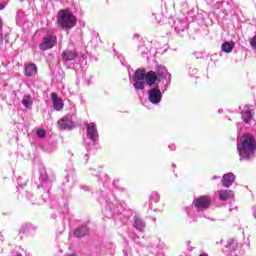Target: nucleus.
<instances>
[{
    "label": "nucleus",
    "mask_w": 256,
    "mask_h": 256,
    "mask_svg": "<svg viewBox=\"0 0 256 256\" xmlns=\"http://www.w3.org/2000/svg\"><path fill=\"white\" fill-rule=\"evenodd\" d=\"M132 81L135 91H143L145 82L149 87L155 86L148 91V101L152 105H159L163 99V93L171 85V73L163 65H158L155 67V71L150 70L148 72L139 68L135 71Z\"/></svg>",
    "instance_id": "obj_1"
},
{
    "label": "nucleus",
    "mask_w": 256,
    "mask_h": 256,
    "mask_svg": "<svg viewBox=\"0 0 256 256\" xmlns=\"http://www.w3.org/2000/svg\"><path fill=\"white\" fill-rule=\"evenodd\" d=\"M238 155L240 157V161H251V159H255L256 153V140L255 137L251 134H244L240 138V146L237 145Z\"/></svg>",
    "instance_id": "obj_2"
},
{
    "label": "nucleus",
    "mask_w": 256,
    "mask_h": 256,
    "mask_svg": "<svg viewBox=\"0 0 256 256\" xmlns=\"http://www.w3.org/2000/svg\"><path fill=\"white\" fill-rule=\"evenodd\" d=\"M57 21L59 27H61V29H65L66 31L73 29V27L77 25V17H75V14H73V12H71L69 9L60 10L58 12Z\"/></svg>",
    "instance_id": "obj_3"
},
{
    "label": "nucleus",
    "mask_w": 256,
    "mask_h": 256,
    "mask_svg": "<svg viewBox=\"0 0 256 256\" xmlns=\"http://www.w3.org/2000/svg\"><path fill=\"white\" fill-rule=\"evenodd\" d=\"M86 133H87V138L92 143V144H87V142H84L85 148L87 149V151H89V149H91L92 147H95V145H97V143L99 142V131H97V125H95V123L86 124Z\"/></svg>",
    "instance_id": "obj_4"
},
{
    "label": "nucleus",
    "mask_w": 256,
    "mask_h": 256,
    "mask_svg": "<svg viewBox=\"0 0 256 256\" xmlns=\"http://www.w3.org/2000/svg\"><path fill=\"white\" fill-rule=\"evenodd\" d=\"M112 202L108 199L106 200V207L103 210L104 215L106 217H113V215H119L121 213V205L117 204V200L115 199V196L111 194Z\"/></svg>",
    "instance_id": "obj_5"
},
{
    "label": "nucleus",
    "mask_w": 256,
    "mask_h": 256,
    "mask_svg": "<svg viewBox=\"0 0 256 256\" xmlns=\"http://www.w3.org/2000/svg\"><path fill=\"white\" fill-rule=\"evenodd\" d=\"M188 25H189V17L182 15L173 21L172 29H174L177 35H181V33H185V31H187Z\"/></svg>",
    "instance_id": "obj_6"
},
{
    "label": "nucleus",
    "mask_w": 256,
    "mask_h": 256,
    "mask_svg": "<svg viewBox=\"0 0 256 256\" xmlns=\"http://www.w3.org/2000/svg\"><path fill=\"white\" fill-rule=\"evenodd\" d=\"M212 201L211 196L204 195L194 199L193 205L196 208V211H206V209L211 207Z\"/></svg>",
    "instance_id": "obj_7"
},
{
    "label": "nucleus",
    "mask_w": 256,
    "mask_h": 256,
    "mask_svg": "<svg viewBox=\"0 0 256 256\" xmlns=\"http://www.w3.org/2000/svg\"><path fill=\"white\" fill-rule=\"evenodd\" d=\"M56 43H57V36L48 33L43 37L42 43H40L39 45V49H41V51H47L49 49H53Z\"/></svg>",
    "instance_id": "obj_8"
},
{
    "label": "nucleus",
    "mask_w": 256,
    "mask_h": 256,
    "mask_svg": "<svg viewBox=\"0 0 256 256\" xmlns=\"http://www.w3.org/2000/svg\"><path fill=\"white\" fill-rule=\"evenodd\" d=\"M241 118L243 123H246V125H251V121H253V108L245 106V109L241 111Z\"/></svg>",
    "instance_id": "obj_9"
},
{
    "label": "nucleus",
    "mask_w": 256,
    "mask_h": 256,
    "mask_svg": "<svg viewBox=\"0 0 256 256\" xmlns=\"http://www.w3.org/2000/svg\"><path fill=\"white\" fill-rule=\"evenodd\" d=\"M133 221L134 229H136V231H139L140 233H143V231H145V227H147L145 220L140 216L135 215Z\"/></svg>",
    "instance_id": "obj_10"
},
{
    "label": "nucleus",
    "mask_w": 256,
    "mask_h": 256,
    "mask_svg": "<svg viewBox=\"0 0 256 256\" xmlns=\"http://www.w3.org/2000/svg\"><path fill=\"white\" fill-rule=\"evenodd\" d=\"M58 125L61 129H71L73 127V116L68 114L58 121Z\"/></svg>",
    "instance_id": "obj_11"
},
{
    "label": "nucleus",
    "mask_w": 256,
    "mask_h": 256,
    "mask_svg": "<svg viewBox=\"0 0 256 256\" xmlns=\"http://www.w3.org/2000/svg\"><path fill=\"white\" fill-rule=\"evenodd\" d=\"M51 97H52V105L55 111H61L65 105L63 103V99L59 98V96L55 92L51 94Z\"/></svg>",
    "instance_id": "obj_12"
},
{
    "label": "nucleus",
    "mask_w": 256,
    "mask_h": 256,
    "mask_svg": "<svg viewBox=\"0 0 256 256\" xmlns=\"http://www.w3.org/2000/svg\"><path fill=\"white\" fill-rule=\"evenodd\" d=\"M235 183V174L229 172L222 176V185L223 187L229 188Z\"/></svg>",
    "instance_id": "obj_13"
},
{
    "label": "nucleus",
    "mask_w": 256,
    "mask_h": 256,
    "mask_svg": "<svg viewBox=\"0 0 256 256\" xmlns=\"http://www.w3.org/2000/svg\"><path fill=\"white\" fill-rule=\"evenodd\" d=\"M22 105L25 109H33V96H31V94H24L22 98Z\"/></svg>",
    "instance_id": "obj_14"
},
{
    "label": "nucleus",
    "mask_w": 256,
    "mask_h": 256,
    "mask_svg": "<svg viewBox=\"0 0 256 256\" xmlns=\"http://www.w3.org/2000/svg\"><path fill=\"white\" fill-rule=\"evenodd\" d=\"M220 201H229V199H233L234 194L231 190H220L219 192Z\"/></svg>",
    "instance_id": "obj_15"
},
{
    "label": "nucleus",
    "mask_w": 256,
    "mask_h": 256,
    "mask_svg": "<svg viewBox=\"0 0 256 256\" xmlns=\"http://www.w3.org/2000/svg\"><path fill=\"white\" fill-rule=\"evenodd\" d=\"M77 57V52L75 50H65L62 53V58L64 61H74Z\"/></svg>",
    "instance_id": "obj_16"
},
{
    "label": "nucleus",
    "mask_w": 256,
    "mask_h": 256,
    "mask_svg": "<svg viewBox=\"0 0 256 256\" xmlns=\"http://www.w3.org/2000/svg\"><path fill=\"white\" fill-rule=\"evenodd\" d=\"M25 75L27 77H33L34 75H37V65L30 63L25 66Z\"/></svg>",
    "instance_id": "obj_17"
},
{
    "label": "nucleus",
    "mask_w": 256,
    "mask_h": 256,
    "mask_svg": "<svg viewBox=\"0 0 256 256\" xmlns=\"http://www.w3.org/2000/svg\"><path fill=\"white\" fill-rule=\"evenodd\" d=\"M233 49H235V42L233 41H226L221 45V51H223V53H231Z\"/></svg>",
    "instance_id": "obj_18"
},
{
    "label": "nucleus",
    "mask_w": 256,
    "mask_h": 256,
    "mask_svg": "<svg viewBox=\"0 0 256 256\" xmlns=\"http://www.w3.org/2000/svg\"><path fill=\"white\" fill-rule=\"evenodd\" d=\"M75 237H85L89 235V228L87 226H81L74 231Z\"/></svg>",
    "instance_id": "obj_19"
},
{
    "label": "nucleus",
    "mask_w": 256,
    "mask_h": 256,
    "mask_svg": "<svg viewBox=\"0 0 256 256\" xmlns=\"http://www.w3.org/2000/svg\"><path fill=\"white\" fill-rule=\"evenodd\" d=\"M239 247V244L237 243V240L231 238L227 241L226 249H229V251H237Z\"/></svg>",
    "instance_id": "obj_20"
},
{
    "label": "nucleus",
    "mask_w": 256,
    "mask_h": 256,
    "mask_svg": "<svg viewBox=\"0 0 256 256\" xmlns=\"http://www.w3.org/2000/svg\"><path fill=\"white\" fill-rule=\"evenodd\" d=\"M160 199H161V196H159V193H157V192H153L150 196L151 203H159Z\"/></svg>",
    "instance_id": "obj_21"
},
{
    "label": "nucleus",
    "mask_w": 256,
    "mask_h": 256,
    "mask_svg": "<svg viewBox=\"0 0 256 256\" xmlns=\"http://www.w3.org/2000/svg\"><path fill=\"white\" fill-rule=\"evenodd\" d=\"M36 135L40 139H44V137H46V135H47V132L43 129H39V130H37Z\"/></svg>",
    "instance_id": "obj_22"
},
{
    "label": "nucleus",
    "mask_w": 256,
    "mask_h": 256,
    "mask_svg": "<svg viewBox=\"0 0 256 256\" xmlns=\"http://www.w3.org/2000/svg\"><path fill=\"white\" fill-rule=\"evenodd\" d=\"M197 73H199V70L195 67H190L189 68V75H191V77H196Z\"/></svg>",
    "instance_id": "obj_23"
},
{
    "label": "nucleus",
    "mask_w": 256,
    "mask_h": 256,
    "mask_svg": "<svg viewBox=\"0 0 256 256\" xmlns=\"http://www.w3.org/2000/svg\"><path fill=\"white\" fill-rule=\"evenodd\" d=\"M138 51L141 53L144 59H149V56H147V51H145V47L141 46Z\"/></svg>",
    "instance_id": "obj_24"
},
{
    "label": "nucleus",
    "mask_w": 256,
    "mask_h": 256,
    "mask_svg": "<svg viewBox=\"0 0 256 256\" xmlns=\"http://www.w3.org/2000/svg\"><path fill=\"white\" fill-rule=\"evenodd\" d=\"M185 211L187 213V217H193V206H187Z\"/></svg>",
    "instance_id": "obj_25"
},
{
    "label": "nucleus",
    "mask_w": 256,
    "mask_h": 256,
    "mask_svg": "<svg viewBox=\"0 0 256 256\" xmlns=\"http://www.w3.org/2000/svg\"><path fill=\"white\" fill-rule=\"evenodd\" d=\"M250 45L256 51V35L250 40Z\"/></svg>",
    "instance_id": "obj_26"
},
{
    "label": "nucleus",
    "mask_w": 256,
    "mask_h": 256,
    "mask_svg": "<svg viewBox=\"0 0 256 256\" xmlns=\"http://www.w3.org/2000/svg\"><path fill=\"white\" fill-rule=\"evenodd\" d=\"M42 199L45 203H47V201H51V199L49 198V192H45L44 194H42Z\"/></svg>",
    "instance_id": "obj_27"
},
{
    "label": "nucleus",
    "mask_w": 256,
    "mask_h": 256,
    "mask_svg": "<svg viewBox=\"0 0 256 256\" xmlns=\"http://www.w3.org/2000/svg\"><path fill=\"white\" fill-rule=\"evenodd\" d=\"M50 207H52V209H56L57 208V200H51Z\"/></svg>",
    "instance_id": "obj_28"
},
{
    "label": "nucleus",
    "mask_w": 256,
    "mask_h": 256,
    "mask_svg": "<svg viewBox=\"0 0 256 256\" xmlns=\"http://www.w3.org/2000/svg\"><path fill=\"white\" fill-rule=\"evenodd\" d=\"M5 7H7V3L6 2H0V11H3V9H5Z\"/></svg>",
    "instance_id": "obj_29"
},
{
    "label": "nucleus",
    "mask_w": 256,
    "mask_h": 256,
    "mask_svg": "<svg viewBox=\"0 0 256 256\" xmlns=\"http://www.w3.org/2000/svg\"><path fill=\"white\" fill-rule=\"evenodd\" d=\"M168 149H170V151H175V149H177V146H175V144H170L168 146Z\"/></svg>",
    "instance_id": "obj_30"
},
{
    "label": "nucleus",
    "mask_w": 256,
    "mask_h": 256,
    "mask_svg": "<svg viewBox=\"0 0 256 256\" xmlns=\"http://www.w3.org/2000/svg\"><path fill=\"white\" fill-rule=\"evenodd\" d=\"M39 179H40V181H46L47 175L41 174Z\"/></svg>",
    "instance_id": "obj_31"
},
{
    "label": "nucleus",
    "mask_w": 256,
    "mask_h": 256,
    "mask_svg": "<svg viewBox=\"0 0 256 256\" xmlns=\"http://www.w3.org/2000/svg\"><path fill=\"white\" fill-rule=\"evenodd\" d=\"M91 174L94 175V177L101 175V173H99V171H97V170H94Z\"/></svg>",
    "instance_id": "obj_32"
},
{
    "label": "nucleus",
    "mask_w": 256,
    "mask_h": 256,
    "mask_svg": "<svg viewBox=\"0 0 256 256\" xmlns=\"http://www.w3.org/2000/svg\"><path fill=\"white\" fill-rule=\"evenodd\" d=\"M104 176V181H111V178L107 174H103Z\"/></svg>",
    "instance_id": "obj_33"
},
{
    "label": "nucleus",
    "mask_w": 256,
    "mask_h": 256,
    "mask_svg": "<svg viewBox=\"0 0 256 256\" xmlns=\"http://www.w3.org/2000/svg\"><path fill=\"white\" fill-rule=\"evenodd\" d=\"M26 197H27V199H31L33 197V193L26 192Z\"/></svg>",
    "instance_id": "obj_34"
},
{
    "label": "nucleus",
    "mask_w": 256,
    "mask_h": 256,
    "mask_svg": "<svg viewBox=\"0 0 256 256\" xmlns=\"http://www.w3.org/2000/svg\"><path fill=\"white\" fill-rule=\"evenodd\" d=\"M81 189H84V191H91L89 186H81Z\"/></svg>",
    "instance_id": "obj_35"
},
{
    "label": "nucleus",
    "mask_w": 256,
    "mask_h": 256,
    "mask_svg": "<svg viewBox=\"0 0 256 256\" xmlns=\"http://www.w3.org/2000/svg\"><path fill=\"white\" fill-rule=\"evenodd\" d=\"M17 23H21V14L20 13H18V15H17Z\"/></svg>",
    "instance_id": "obj_36"
},
{
    "label": "nucleus",
    "mask_w": 256,
    "mask_h": 256,
    "mask_svg": "<svg viewBox=\"0 0 256 256\" xmlns=\"http://www.w3.org/2000/svg\"><path fill=\"white\" fill-rule=\"evenodd\" d=\"M253 217L256 219V206L253 207Z\"/></svg>",
    "instance_id": "obj_37"
},
{
    "label": "nucleus",
    "mask_w": 256,
    "mask_h": 256,
    "mask_svg": "<svg viewBox=\"0 0 256 256\" xmlns=\"http://www.w3.org/2000/svg\"><path fill=\"white\" fill-rule=\"evenodd\" d=\"M117 183H119V180H114V181H113L114 187H117Z\"/></svg>",
    "instance_id": "obj_38"
},
{
    "label": "nucleus",
    "mask_w": 256,
    "mask_h": 256,
    "mask_svg": "<svg viewBox=\"0 0 256 256\" xmlns=\"http://www.w3.org/2000/svg\"><path fill=\"white\" fill-rule=\"evenodd\" d=\"M0 29H3V20L0 18Z\"/></svg>",
    "instance_id": "obj_39"
},
{
    "label": "nucleus",
    "mask_w": 256,
    "mask_h": 256,
    "mask_svg": "<svg viewBox=\"0 0 256 256\" xmlns=\"http://www.w3.org/2000/svg\"><path fill=\"white\" fill-rule=\"evenodd\" d=\"M215 179H221V177H220V176H214V177L212 178V181H215Z\"/></svg>",
    "instance_id": "obj_40"
},
{
    "label": "nucleus",
    "mask_w": 256,
    "mask_h": 256,
    "mask_svg": "<svg viewBox=\"0 0 256 256\" xmlns=\"http://www.w3.org/2000/svg\"><path fill=\"white\" fill-rule=\"evenodd\" d=\"M199 256H209V254H207V253H202V254H200Z\"/></svg>",
    "instance_id": "obj_41"
},
{
    "label": "nucleus",
    "mask_w": 256,
    "mask_h": 256,
    "mask_svg": "<svg viewBox=\"0 0 256 256\" xmlns=\"http://www.w3.org/2000/svg\"><path fill=\"white\" fill-rule=\"evenodd\" d=\"M218 113H219V114L223 113V109H219V110H218Z\"/></svg>",
    "instance_id": "obj_42"
},
{
    "label": "nucleus",
    "mask_w": 256,
    "mask_h": 256,
    "mask_svg": "<svg viewBox=\"0 0 256 256\" xmlns=\"http://www.w3.org/2000/svg\"><path fill=\"white\" fill-rule=\"evenodd\" d=\"M0 241H3V235L0 233Z\"/></svg>",
    "instance_id": "obj_43"
},
{
    "label": "nucleus",
    "mask_w": 256,
    "mask_h": 256,
    "mask_svg": "<svg viewBox=\"0 0 256 256\" xmlns=\"http://www.w3.org/2000/svg\"><path fill=\"white\" fill-rule=\"evenodd\" d=\"M236 125H237V129H239V125H241V123H237Z\"/></svg>",
    "instance_id": "obj_44"
},
{
    "label": "nucleus",
    "mask_w": 256,
    "mask_h": 256,
    "mask_svg": "<svg viewBox=\"0 0 256 256\" xmlns=\"http://www.w3.org/2000/svg\"><path fill=\"white\" fill-rule=\"evenodd\" d=\"M20 179H21V178H18V183H19Z\"/></svg>",
    "instance_id": "obj_45"
}]
</instances>
